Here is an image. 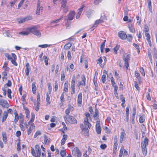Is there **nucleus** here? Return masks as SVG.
Wrapping results in <instances>:
<instances>
[{
    "label": "nucleus",
    "instance_id": "79ce46f5",
    "mask_svg": "<svg viewBox=\"0 0 157 157\" xmlns=\"http://www.w3.org/2000/svg\"><path fill=\"white\" fill-rule=\"evenodd\" d=\"M30 71V68H29L26 67L25 69V74L26 75H28L29 74V73Z\"/></svg>",
    "mask_w": 157,
    "mask_h": 157
},
{
    "label": "nucleus",
    "instance_id": "9b49d317",
    "mask_svg": "<svg viewBox=\"0 0 157 157\" xmlns=\"http://www.w3.org/2000/svg\"><path fill=\"white\" fill-rule=\"evenodd\" d=\"M96 129L97 133L98 134H100L101 132L100 121H97L96 125Z\"/></svg>",
    "mask_w": 157,
    "mask_h": 157
},
{
    "label": "nucleus",
    "instance_id": "5fc2aeb1",
    "mask_svg": "<svg viewBox=\"0 0 157 157\" xmlns=\"http://www.w3.org/2000/svg\"><path fill=\"white\" fill-rule=\"evenodd\" d=\"M71 89L72 91V92H71V94H73L75 93V86H71Z\"/></svg>",
    "mask_w": 157,
    "mask_h": 157
},
{
    "label": "nucleus",
    "instance_id": "1a4fd4ad",
    "mask_svg": "<svg viewBox=\"0 0 157 157\" xmlns=\"http://www.w3.org/2000/svg\"><path fill=\"white\" fill-rule=\"evenodd\" d=\"M75 14V12L74 11H70V13H69L68 15V18L66 20L65 19V20H66L67 21H68V20H72L74 17V16Z\"/></svg>",
    "mask_w": 157,
    "mask_h": 157
},
{
    "label": "nucleus",
    "instance_id": "72a5a7b5",
    "mask_svg": "<svg viewBox=\"0 0 157 157\" xmlns=\"http://www.w3.org/2000/svg\"><path fill=\"white\" fill-rule=\"evenodd\" d=\"M43 58L44 60V62L46 65H48V57L45 56H43Z\"/></svg>",
    "mask_w": 157,
    "mask_h": 157
},
{
    "label": "nucleus",
    "instance_id": "39448f33",
    "mask_svg": "<svg viewBox=\"0 0 157 157\" xmlns=\"http://www.w3.org/2000/svg\"><path fill=\"white\" fill-rule=\"evenodd\" d=\"M67 121L69 123L76 124H77V121L76 119L72 116L67 115L65 116Z\"/></svg>",
    "mask_w": 157,
    "mask_h": 157
},
{
    "label": "nucleus",
    "instance_id": "e2e57ef3",
    "mask_svg": "<svg viewBox=\"0 0 157 157\" xmlns=\"http://www.w3.org/2000/svg\"><path fill=\"white\" fill-rule=\"evenodd\" d=\"M47 98L46 99V101L47 102H49L50 100V98L48 93H47L46 94Z\"/></svg>",
    "mask_w": 157,
    "mask_h": 157
},
{
    "label": "nucleus",
    "instance_id": "8fccbe9b",
    "mask_svg": "<svg viewBox=\"0 0 157 157\" xmlns=\"http://www.w3.org/2000/svg\"><path fill=\"white\" fill-rule=\"evenodd\" d=\"M124 150V147H122L120 151V153L119 155V157H122Z\"/></svg>",
    "mask_w": 157,
    "mask_h": 157
},
{
    "label": "nucleus",
    "instance_id": "393cba45",
    "mask_svg": "<svg viewBox=\"0 0 157 157\" xmlns=\"http://www.w3.org/2000/svg\"><path fill=\"white\" fill-rule=\"evenodd\" d=\"M126 134L125 132H124V130H123V132H121V136H120V142L121 143L123 141V138L124 137V136Z\"/></svg>",
    "mask_w": 157,
    "mask_h": 157
},
{
    "label": "nucleus",
    "instance_id": "13d9d810",
    "mask_svg": "<svg viewBox=\"0 0 157 157\" xmlns=\"http://www.w3.org/2000/svg\"><path fill=\"white\" fill-rule=\"evenodd\" d=\"M25 0H21V1L19 2L18 6V9L20 8L21 6Z\"/></svg>",
    "mask_w": 157,
    "mask_h": 157
},
{
    "label": "nucleus",
    "instance_id": "052dcab7",
    "mask_svg": "<svg viewBox=\"0 0 157 157\" xmlns=\"http://www.w3.org/2000/svg\"><path fill=\"white\" fill-rule=\"evenodd\" d=\"M67 56L68 59H69L71 60V53L70 51H68L67 52Z\"/></svg>",
    "mask_w": 157,
    "mask_h": 157
},
{
    "label": "nucleus",
    "instance_id": "f257e3e1",
    "mask_svg": "<svg viewBox=\"0 0 157 157\" xmlns=\"http://www.w3.org/2000/svg\"><path fill=\"white\" fill-rule=\"evenodd\" d=\"M39 28V26H34L31 28H29L28 29L30 33L36 35L38 37H40L41 36V34L39 30H38Z\"/></svg>",
    "mask_w": 157,
    "mask_h": 157
},
{
    "label": "nucleus",
    "instance_id": "09e8293b",
    "mask_svg": "<svg viewBox=\"0 0 157 157\" xmlns=\"http://www.w3.org/2000/svg\"><path fill=\"white\" fill-rule=\"evenodd\" d=\"M49 46V45L47 44H44L43 45H40L38 46L39 47H41L42 48H47Z\"/></svg>",
    "mask_w": 157,
    "mask_h": 157
},
{
    "label": "nucleus",
    "instance_id": "e433bc0d",
    "mask_svg": "<svg viewBox=\"0 0 157 157\" xmlns=\"http://www.w3.org/2000/svg\"><path fill=\"white\" fill-rule=\"evenodd\" d=\"M61 81H63L64 80L65 78V75H64V72L63 71H62L61 72Z\"/></svg>",
    "mask_w": 157,
    "mask_h": 157
},
{
    "label": "nucleus",
    "instance_id": "c756f323",
    "mask_svg": "<svg viewBox=\"0 0 157 157\" xmlns=\"http://www.w3.org/2000/svg\"><path fill=\"white\" fill-rule=\"evenodd\" d=\"M128 28L130 31L132 33H134L135 32V30L134 28L132 27L131 25H129L128 26Z\"/></svg>",
    "mask_w": 157,
    "mask_h": 157
},
{
    "label": "nucleus",
    "instance_id": "0e129e2a",
    "mask_svg": "<svg viewBox=\"0 0 157 157\" xmlns=\"http://www.w3.org/2000/svg\"><path fill=\"white\" fill-rule=\"evenodd\" d=\"M129 107L128 106L126 107L125 111L126 112V115H129Z\"/></svg>",
    "mask_w": 157,
    "mask_h": 157
},
{
    "label": "nucleus",
    "instance_id": "cd10ccee",
    "mask_svg": "<svg viewBox=\"0 0 157 157\" xmlns=\"http://www.w3.org/2000/svg\"><path fill=\"white\" fill-rule=\"evenodd\" d=\"M93 10H89L88 11L86 12V15L88 17V18H90V17L91 15L93 13Z\"/></svg>",
    "mask_w": 157,
    "mask_h": 157
},
{
    "label": "nucleus",
    "instance_id": "9d476101",
    "mask_svg": "<svg viewBox=\"0 0 157 157\" xmlns=\"http://www.w3.org/2000/svg\"><path fill=\"white\" fill-rule=\"evenodd\" d=\"M119 37L122 40L125 39L127 37V35L124 31H121L118 33Z\"/></svg>",
    "mask_w": 157,
    "mask_h": 157
},
{
    "label": "nucleus",
    "instance_id": "c9c22d12",
    "mask_svg": "<svg viewBox=\"0 0 157 157\" xmlns=\"http://www.w3.org/2000/svg\"><path fill=\"white\" fill-rule=\"evenodd\" d=\"M64 92H63V93H62L61 97H60V99L62 103H63L64 101Z\"/></svg>",
    "mask_w": 157,
    "mask_h": 157
},
{
    "label": "nucleus",
    "instance_id": "c03bdc74",
    "mask_svg": "<svg viewBox=\"0 0 157 157\" xmlns=\"http://www.w3.org/2000/svg\"><path fill=\"white\" fill-rule=\"evenodd\" d=\"M37 103L38 104V105H40V95L39 94H37Z\"/></svg>",
    "mask_w": 157,
    "mask_h": 157
},
{
    "label": "nucleus",
    "instance_id": "37998d69",
    "mask_svg": "<svg viewBox=\"0 0 157 157\" xmlns=\"http://www.w3.org/2000/svg\"><path fill=\"white\" fill-rule=\"evenodd\" d=\"M98 111L97 109H96L95 110V114L94 115V117L95 118L98 116Z\"/></svg>",
    "mask_w": 157,
    "mask_h": 157
},
{
    "label": "nucleus",
    "instance_id": "680f3d73",
    "mask_svg": "<svg viewBox=\"0 0 157 157\" xmlns=\"http://www.w3.org/2000/svg\"><path fill=\"white\" fill-rule=\"evenodd\" d=\"M6 86H7L10 87L11 85V82L10 80H8V83L6 84Z\"/></svg>",
    "mask_w": 157,
    "mask_h": 157
},
{
    "label": "nucleus",
    "instance_id": "a211bd4d",
    "mask_svg": "<svg viewBox=\"0 0 157 157\" xmlns=\"http://www.w3.org/2000/svg\"><path fill=\"white\" fill-rule=\"evenodd\" d=\"M78 104H81L82 102V94L80 93L78 95Z\"/></svg>",
    "mask_w": 157,
    "mask_h": 157
},
{
    "label": "nucleus",
    "instance_id": "aec40b11",
    "mask_svg": "<svg viewBox=\"0 0 157 157\" xmlns=\"http://www.w3.org/2000/svg\"><path fill=\"white\" fill-rule=\"evenodd\" d=\"M2 135L3 137V140L4 142L6 144L7 142V136L6 133L5 132H2Z\"/></svg>",
    "mask_w": 157,
    "mask_h": 157
},
{
    "label": "nucleus",
    "instance_id": "603ef678",
    "mask_svg": "<svg viewBox=\"0 0 157 157\" xmlns=\"http://www.w3.org/2000/svg\"><path fill=\"white\" fill-rule=\"evenodd\" d=\"M136 113V106H134L133 109L132 115L135 116Z\"/></svg>",
    "mask_w": 157,
    "mask_h": 157
},
{
    "label": "nucleus",
    "instance_id": "58836bf2",
    "mask_svg": "<svg viewBox=\"0 0 157 157\" xmlns=\"http://www.w3.org/2000/svg\"><path fill=\"white\" fill-rule=\"evenodd\" d=\"M75 76H74L72 79L71 86H75Z\"/></svg>",
    "mask_w": 157,
    "mask_h": 157
},
{
    "label": "nucleus",
    "instance_id": "473e14b6",
    "mask_svg": "<svg viewBox=\"0 0 157 157\" xmlns=\"http://www.w3.org/2000/svg\"><path fill=\"white\" fill-rule=\"evenodd\" d=\"M30 32L29 31V32L28 31H23L22 32H20L19 33L21 35H28L29 34Z\"/></svg>",
    "mask_w": 157,
    "mask_h": 157
},
{
    "label": "nucleus",
    "instance_id": "338daca9",
    "mask_svg": "<svg viewBox=\"0 0 157 157\" xmlns=\"http://www.w3.org/2000/svg\"><path fill=\"white\" fill-rule=\"evenodd\" d=\"M71 24L68 23V21H67V22L66 24V28L67 29H69L70 26Z\"/></svg>",
    "mask_w": 157,
    "mask_h": 157
},
{
    "label": "nucleus",
    "instance_id": "a19ab883",
    "mask_svg": "<svg viewBox=\"0 0 157 157\" xmlns=\"http://www.w3.org/2000/svg\"><path fill=\"white\" fill-rule=\"evenodd\" d=\"M40 105H38V104L37 103V104H36L35 103V110L36 111H38L39 109V107L40 106Z\"/></svg>",
    "mask_w": 157,
    "mask_h": 157
},
{
    "label": "nucleus",
    "instance_id": "69168bd1",
    "mask_svg": "<svg viewBox=\"0 0 157 157\" xmlns=\"http://www.w3.org/2000/svg\"><path fill=\"white\" fill-rule=\"evenodd\" d=\"M55 91H56L58 89V83L57 82V81H55Z\"/></svg>",
    "mask_w": 157,
    "mask_h": 157
},
{
    "label": "nucleus",
    "instance_id": "b1692460",
    "mask_svg": "<svg viewBox=\"0 0 157 157\" xmlns=\"http://www.w3.org/2000/svg\"><path fill=\"white\" fill-rule=\"evenodd\" d=\"M35 82H33L32 84V88L33 92V94L36 93V88L35 85Z\"/></svg>",
    "mask_w": 157,
    "mask_h": 157
},
{
    "label": "nucleus",
    "instance_id": "a878e982",
    "mask_svg": "<svg viewBox=\"0 0 157 157\" xmlns=\"http://www.w3.org/2000/svg\"><path fill=\"white\" fill-rule=\"evenodd\" d=\"M72 44L71 43H68L64 45V48L65 50H68L70 48Z\"/></svg>",
    "mask_w": 157,
    "mask_h": 157
},
{
    "label": "nucleus",
    "instance_id": "a18cd8bd",
    "mask_svg": "<svg viewBox=\"0 0 157 157\" xmlns=\"http://www.w3.org/2000/svg\"><path fill=\"white\" fill-rule=\"evenodd\" d=\"M119 45H117L115 48H114V52L116 54H117V52L119 49Z\"/></svg>",
    "mask_w": 157,
    "mask_h": 157
},
{
    "label": "nucleus",
    "instance_id": "864d4df0",
    "mask_svg": "<svg viewBox=\"0 0 157 157\" xmlns=\"http://www.w3.org/2000/svg\"><path fill=\"white\" fill-rule=\"evenodd\" d=\"M61 156L64 157L66 155V153L64 150H62L60 152Z\"/></svg>",
    "mask_w": 157,
    "mask_h": 157
},
{
    "label": "nucleus",
    "instance_id": "bb28decb",
    "mask_svg": "<svg viewBox=\"0 0 157 157\" xmlns=\"http://www.w3.org/2000/svg\"><path fill=\"white\" fill-rule=\"evenodd\" d=\"M44 141L45 144H46L48 142L49 143L51 140L50 138H48V137L46 135H44Z\"/></svg>",
    "mask_w": 157,
    "mask_h": 157
},
{
    "label": "nucleus",
    "instance_id": "6e6d98bb",
    "mask_svg": "<svg viewBox=\"0 0 157 157\" xmlns=\"http://www.w3.org/2000/svg\"><path fill=\"white\" fill-rule=\"evenodd\" d=\"M136 18L137 19V22L138 24L139 25L140 24L141 20L140 19V17L139 16H137L136 17Z\"/></svg>",
    "mask_w": 157,
    "mask_h": 157
},
{
    "label": "nucleus",
    "instance_id": "4d7b16f0",
    "mask_svg": "<svg viewBox=\"0 0 157 157\" xmlns=\"http://www.w3.org/2000/svg\"><path fill=\"white\" fill-rule=\"evenodd\" d=\"M106 76L105 75H103L101 77V79L102 82L104 83L105 81Z\"/></svg>",
    "mask_w": 157,
    "mask_h": 157
},
{
    "label": "nucleus",
    "instance_id": "4468645a",
    "mask_svg": "<svg viewBox=\"0 0 157 157\" xmlns=\"http://www.w3.org/2000/svg\"><path fill=\"white\" fill-rule=\"evenodd\" d=\"M85 81L86 78L85 76L83 75V78H82V80L78 83L77 84L78 86H79L81 85H83L84 86H85L86 85Z\"/></svg>",
    "mask_w": 157,
    "mask_h": 157
},
{
    "label": "nucleus",
    "instance_id": "6e6552de",
    "mask_svg": "<svg viewBox=\"0 0 157 157\" xmlns=\"http://www.w3.org/2000/svg\"><path fill=\"white\" fill-rule=\"evenodd\" d=\"M13 113L12 110L11 109H9L7 111H5L4 112L3 116L2 117V122H4L6 120L8 116V113Z\"/></svg>",
    "mask_w": 157,
    "mask_h": 157
},
{
    "label": "nucleus",
    "instance_id": "ddd939ff",
    "mask_svg": "<svg viewBox=\"0 0 157 157\" xmlns=\"http://www.w3.org/2000/svg\"><path fill=\"white\" fill-rule=\"evenodd\" d=\"M104 21L102 19H100L99 20H97L95 21V23L94 25L91 28V29H92V28L93 27H96L98 25L101 23H102ZM94 29H92L91 30V31H93Z\"/></svg>",
    "mask_w": 157,
    "mask_h": 157
},
{
    "label": "nucleus",
    "instance_id": "f03ea898",
    "mask_svg": "<svg viewBox=\"0 0 157 157\" xmlns=\"http://www.w3.org/2000/svg\"><path fill=\"white\" fill-rule=\"evenodd\" d=\"M148 139L147 137H145L143 141L141 143V147L142 150L144 155H147V148L146 147L148 145Z\"/></svg>",
    "mask_w": 157,
    "mask_h": 157
},
{
    "label": "nucleus",
    "instance_id": "412c9836",
    "mask_svg": "<svg viewBox=\"0 0 157 157\" xmlns=\"http://www.w3.org/2000/svg\"><path fill=\"white\" fill-rule=\"evenodd\" d=\"M32 19L31 17H25L23 18V19H21L19 21H18V23H21L25 22V21H28Z\"/></svg>",
    "mask_w": 157,
    "mask_h": 157
},
{
    "label": "nucleus",
    "instance_id": "2eb2a0df",
    "mask_svg": "<svg viewBox=\"0 0 157 157\" xmlns=\"http://www.w3.org/2000/svg\"><path fill=\"white\" fill-rule=\"evenodd\" d=\"M88 119H85L84 121V124L86 127H87V129H88V128L90 129L91 126V124L89 122H88Z\"/></svg>",
    "mask_w": 157,
    "mask_h": 157
},
{
    "label": "nucleus",
    "instance_id": "49530a36",
    "mask_svg": "<svg viewBox=\"0 0 157 157\" xmlns=\"http://www.w3.org/2000/svg\"><path fill=\"white\" fill-rule=\"evenodd\" d=\"M145 36L147 37V41L150 40V39L151 38L150 36L149 33H145Z\"/></svg>",
    "mask_w": 157,
    "mask_h": 157
},
{
    "label": "nucleus",
    "instance_id": "4c0bfd02",
    "mask_svg": "<svg viewBox=\"0 0 157 157\" xmlns=\"http://www.w3.org/2000/svg\"><path fill=\"white\" fill-rule=\"evenodd\" d=\"M73 107H71L70 108H69L67 109H66L65 111V113L67 115H68L70 113V110L71 109H73Z\"/></svg>",
    "mask_w": 157,
    "mask_h": 157
},
{
    "label": "nucleus",
    "instance_id": "0eeeda50",
    "mask_svg": "<svg viewBox=\"0 0 157 157\" xmlns=\"http://www.w3.org/2000/svg\"><path fill=\"white\" fill-rule=\"evenodd\" d=\"M0 105L4 108H8L10 106L7 101L2 99H0Z\"/></svg>",
    "mask_w": 157,
    "mask_h": 157
},
{
    "label": "nucleus",
    "instance_id": "2f4dec72",
    "mask_svg": "<svg viewBox=\"0 0 157 157\" xmlns=\"http://www.w3.org/2000/svg\"><path fill=\"white\" fill-rule=\"evenodd\" d=\"M147 1L148 3V8L150 11L151 12V0H147Z\"/></svg>",
    "mask_w": 157,
    "mask_h": 157
},
{
    "label": "nucleus",
    "instance_id": "5701e85b",
    "mask_svg": "<svg viewBox=\"0 0 157 157\" xmlns=\"http://www.w3.org/2000/svg\"><path fill=\"white\" fill-rule=\"evenodd\" d=\"M80 152V151L79 150V149L78 147H76L72 151V154L73 155H75Z\"/></svg>",
    "mask_w": 157,
    "mask_h": 157
},
{
    "label": "nucleus",
    "instance_id": "bf43d9fd",
    "mask_svg": "<svg viewBox=\"0 0 157 157\" xmlns=\"http://www.w3.org/2000/svg\"><path fill=\"white\" fill-rule=\"evenodd\" d=\"M107 146L105 144H101L100 146V147L102 149H105L106 148Z\"/></svg>",
    "mask_w": 157,
    "mask_h": 157
},
{
    "label": "nucleus",
    "instance_id": "6ab92c4d",
    "mask_svg": "<svg viewBox=\"0 0 157 157\" xmlns=\"http://www.w3.org/2000/svg\"><path fill=\"white\" fill-rule=\"evenodd\" d=\"M67 136L66 135H64L63 136V138L61 140V145H63L65 142L66 140H67Z\"/></svg>",
    "mask_w": 157,
    "mask_h": 157
},
{
    "label": "nucleus",
    "instance_id": "de8ad7c7",
    "mask_svg": "<svg viewBox=\"0 0 157 157\" xmlns=\"http://www.w3.org/2000/svg\"><path fill=\"white\" fill-rule=\"evenodd\" d=\"M112 85V86H114L115 85V82L114 81V79L113 76H112L110 78Z\"/></svg>",
    "mask_w": 157,
    "mask_h": 157
},
{
    "label": "nucleus",
    "instance_id": "c85d7f7f",
    "mask_svg": "<svg viewBox=\"0 0 157 157\" xmlns=\"http://www.w3.org/2000/svg\"><path fill=\"white\" fill-rule=\"evenodd\" d=\"M31 117L30 120L28 122V124H29L30 123L33 122L34 120V118L35 117V114L33 113H31Z\"/></svg>",
    "mask_w": 157,
    "mask_h": 157
},
{
    "label": "nucleus",
    "instance_id": "4be33fe9",
    "mask_svg": "<svg viewBox=\"0 0 157 157\" xmlns=\"http://www.w3.org/2000/svg\"><path fill=\"white\" fill-rule=\"evenodd\" d=\"M139 117L140 118L139 121L140 123H143L145 120V116L144 115H143L142 116H141L140 115L139 116Z\"/></svg>",
    "mask_w": 157,
    "mask_h": 157
},
{
    "label": "nucleus",
    "instance_id": "3c124183",
    "mask_svg": "<svg viewBox=\"0 0 157 157\" xmlns=\"http://www.w3.org/2000/svg\"><path fill=\"white\" fill-rule=\"evenodd\" d=\"M140 72L142 74L143 76H145V73L144 71V68L142 67H140Z\"/></svg>",
    "mask_w": 157,
    "mask_h": 157
},
{
    "label": "nucleus",
    "instance_id": "20e7f679",
    "mask_svg": "<svg viewBox=\"0 0 157 157\" xmlns=\"http://www.w3.org/2000/svg\"><path fill=\"white\" fill-rule=\"evenodd\" d=\"M5 56L8 59V60H11L12 63L14 65L17 66V63L15 62L16 60V56L15 54L12 53L11 56L9 54L6 53L5 54Z\"/></svg>",
    "mask_w": 157,
    "mask_h": 157
},
{
    "label": "nucleus",
    "instance_id": "423d86ee",
    "mask_svg": "<svg viewBox=\"0 0 157 157\" xmlns=\"http://www.w3.org/2000/svg\"><path fill=\"white\" fill-rule=\"evenodd\" d=\"M130 55L129 54H128L126 56V57L124 58L123 57V60L124 62V66L126 67V70H127L128 69V67H129V64L128 63V61L130 60Z\"/></svg>",
    "mask_w": 157,
    "mask_h": 157
},
{
    "label": "nucleus",
    "instance_id": "ea45409f",
    "mask_svg": "<svg viewBox=\"0 0 157 157\" xmlns=\"http://www.w3.org/2000/svg\"><path fill=\"white\" fill-rule=\"evenodd\" d=\"M41 134V132L39 131H38L36 132V133L34 135V138H36L37 136H38V135H40Z\"/></svg>",
    "mask_w": 157,
    "mask_h": 157
},
{
    "label": "nucleus",
    "instance_id": "f8f14e48",
    "mask_svg": "<svg viewBox=\"0 0 157 157\" xmlns=\"http://www.w3.org/2000/svg\"><path fill=\"white\" fill-rule=\"evenodd\" d=\"M40 2L39 0L38 1L37 4V9L36 10V14L37 15H39L40 14V11L43 10V7L42 6H40Z\"/></svg>",
    "mask_w": 157,
    "mask_h": 157
},
{
    "label": "nucleus",
    "instance_id": "f3484780",
    "mask_svg": "<svg viewBox=\"0 0 157 157\" xmlns=\"http://www.w3.org/2000/svg\"><path fill=\"white\" fill-rule=\"evenodd\" d=\"M80 127L81 128V129L83 131H86V133H88L89 132L88 129H87V127H86L85 125L84 124H81L80 125Z\"/></svg>",
    "mask_w": 157,
    "mask_h": 157
},
{
    "label": "nucleus",
    "instance_id": "dca6fc26",
    "mask_svg": "<svg viewBox=\"0 0 157 157\" xmlns=\"http://www.w3.org/2000/svg\"><path fill=\"white\" fill-rule=\"evenodd\" d=\"M35 127L34 124L33 123L32 124L27 131L28 134L29 135L31 133L32 130L34 129Z\"/></svg>",
    "mask_w": 157,
    "mask_h": 157
},
{
    "label": "nucleus",
    "instance_id": "f704fd0d",
    "mask_svg": "<svg viewBox=\"0 0 157 157\" xmlns=\"http://www.w3.org/2000/svg\"><path fill=\"white\" fill-rule=\"evenodd\" d=\"M126 39H127V40L128 41H130L132 40V37L131 35L128 34L127 35V37Z\"/></svg>",
    "mask_w": 157,
    "mask_h": 157
},
{
    "label": "nucleus",
    "instance_id": "7c9ffc66",
    "mask_svg": "<svg viewBox=\"0 0 157 157\" xmlns=\"http://www.w3.org/2000/svg\"><path fill=\"white\" fill-rule=\"evenodd\" d=\"M7 92L8 97L10 98L11 99L12 97H11V94L12 92H11V90L10 89H8L7 90Z\"/></svg>",
    "mask_w": 157,
    "mask_h": 157
},
{
    "label": "nucleus",
    "instance_id": "774afa93",
    "mask_svg": "<svg viewBox=\"0 0 157 157\" xmlns=\"http://www.w3.org/2000/svg\"><path fill=\"white\" fill-rule=\"evenodd\" d=\"M135 86L136 88L138 90H140V87L139 86L138 84H137L136 82H135Z\"/></svg>",
    "mask_w": 157,
    "mask_h": 157
},
{
    "label": "nucleus",
    "instance_id": "7ed1b4c3",
    "mask_svg": "<svg viewBox=\"0 0 157 157\" xmlns=\"http://www.w3.org/2000/svg\"><path fill=\"white\" fill-rule=\"evenodd\" d=\"M35 149L36 153L32 147H31V153L32 155L35 157H40L41 150L38 145H36L35 146Z\"/></svg>",
    "mask_w": 157,
    "mask_h": 157
}]
</instances>
